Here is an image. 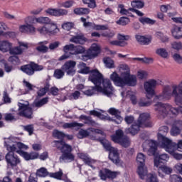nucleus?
<instances>
[{
    "label": "nucleus",
    "mask_w": 182,
    "mask_h": 182,
    "mask_svg": "<svg viewBox=\"0 0 182 182\" xmlns=\"http://www.w3.org/2000/svg\"><path fill=\"white\" fill-rule=\"evenodd\" d=\"M77 68L79 69L78 70V73H82L84 75H87V73L90 74V72H92V70H90V68L86 66V63H80L77 65Z\"/></svg>",
    "instance_id": "obj_30"
},
{
    "label": "nucleus",
    "mask_w": 182,
    "mask_h": 182,
    "mask_svg": "<svg viewBox=\"0 0 182 182\" xmlns=\"http://www.w3.org/2000/svg\"><path fill=\"white\" fill-rule=\"evenodd\" d=\"M109 45H112V46H126L127 45V43L125 41H109Z\"/></svg>",
    "instance_id": "obj_50"
},
{
    "label": "nucleus",
    "mask_w": 182,
    "mask_h": 182,
    "mask_svg": "<svg viewBox=\"0 0 182 182\" xmlns=\"http://www.w3.org/2000/svg\"><path fill=\"white\" fill-rule=\"evenodd\" d=\"M121 72V77L116 72L110 75V79L116 86L123 87V86H136L137 85V77L136 75H130V68L127 64H121L119 66Z\"/></svg>",
    "instance_id": "obj_3"
},
{
    "label": "nucleus",
    "mask_w": 182,
    "mask_h": 182,
    "mask_svg": "<svg viewBox=\"0 0 182 182\" xmlns=\"http://www.w3.org/2000/svg\"><path fill=\"white\" fill-rule=\"evenodd\" d=\"M21 70H22V72H23L28 76H32V75L35 74V72L33 70V65L32 63L21 66Z\"/></svg>",
    "instance_id": "obj_28"
},
{
    "label": "nucleus",
    "mask_w": 182,
    "mask_h": 182,
    "mask_svg": "<svg viewBox=\"0 0 182 182\" xmlns=\"http://www.w3.org/2000/svg\"><path fill=\"white\" fill-rule=\"evenodd\" d=\"M19 31L22 33H31V35H35L36 32V28L33 25L26 23V25H21L19 26Z\"/></svg>",
    "instance_id": "obj_22"
},
{
    "label": "nucleus",
    "mask_w": 182,
    "mask_h": 182,
    "mask_svg": "<svg viewBox=\"0 0 182 182\" xmlns=\"http://www.w3.org/2000/svg\"><path fill=\"white\" fill-rule=\"evenodd\" d=\"M48 99L49 98H48V97H45V98H43L42 100H41L40 101L36 102V104H35L36 107H42V106H43V105H46V103H48Z\"/></svg>",
    "instance_id": "obj_60"
},
{
    "label": "nucleus",
    "mask_w": 182,
    "mask_h": 182,
    "mask_svg": "<svg viewBox=\"0 0 182 182\" xmlns=\"http://www.w3.org/2000/svg\"><path fill=\"white\" fill-rule=\"evenodd\" d=\"M131 5L133 8H137L138 9H140L143 8V6H144V3H143L142 1H132L131 3Z\"/></svg>",
    "instance_id": "obj_59"
},
{
    "label": "nucleus",
    "mask_w": 182,
    "mask_h": 182,
    "mask_svg": "<svg viewBox=\"0 0 182 182\" xmlns=\"http://www.w3.org/2000/svg\"><path fill=\"white\" fill-rule=\"evenodd\" d=\"M35 21L38 23H43L46 25H48L52 21V20H50V18H49L48 17H42V16L36 18Z\"/></svg>",
    "instance_id": "obj_42"
},
{
    "label": "nucleus",
    "mask_w": 182,
    "mask_h": 182,
    "mask_svg": "<svg viewBox=\"0 0 182 182\" xmlns=\"http://www.w3.org/2000/svg\"><path fill=\"white\" fill-rule=\"evenodd\" d=\"M140 127H141V126L139 122L134 123L131 126V127L125 129V133H127V134L129 133V134H132V136H135V134H137V133H139V132L140 131Z\"/></svg>",
    "instance_id": "obj_24"
},
{
    "label": "nucleus",
    "mask_w": 182,
    "mask_h": 182,
    "mask_svg": "<svg viewBox=\"0 0 182 182\" xmlns=\"http://www.w3.org/2000/svg\"><path fill=\"white\" fill-rule=\"evenodd\" d=\"M156 36L158 39H160L163 43H166V42H168V37L167 36L164 35L162 32L158 31L156 33Z\"/></svg>",
    "instance_id": "obj_45"
},
{
    "label": "nucleus",
    "mask_w": 182,
    "mask_h": 182,
    "mask_svg": "<svg viewBox=\"0 0 182 182\" xmlns=\"http://www.w3.org/2000/svg\"><path fill=\"white\" fill-rule=\"evenodd\" d=\"M63 129H80V127H83V124L77 123L76 122H70V123H65L63 125Z\"/></svg>",
    "instance_id": "obj_33"
},
{
    "label": "nucleus",
    "mask_w": 182,
    "mask_h": 182,
    "mask_svg": "<svg viewBox=\"0 0 182 182\" xmlns=\"http://www.w3.org/2000/svg\"><path fill=\"white\" fill-rule=\"evenodd\" d=\"M169 159L170 156H168V154H162L159 155L154 159V167H160L161 163H167Z\"/></svg>",
    "instance_id": "obj_20"
},
{
    "label": "nucleus",
    "mask_w": 182,
    "mask_h": 182,
    "mask_svg": "<svg viewBox=\"0 0 182 182\" xmlns=\"http://www.w3.org/2000/svg\"><path fill=\"white\" fill-rule=\"evenodd\" d=\"M99 176L101 180H106L107 178V169L100 171Z\"/></svg>",
    "instance_id": "obj_64"
},
{
    "label": "nucleus",
    "mask_w": 182,
    "mask_h": 182,
    "mask_svg": "<svg viewBox=\"0 0 182 182\" xmlns=\"http://www.w3.org/2000/svg\"><path fill=\"white\" fill-rule=\"evenodd\" d=\"M173 97L174 103L178 108L173 107L169 104H164L161 102H156L154 105V110L157 112L158 116L160 119H164L167 114H173L177 116L178 113L182 114V81L178 85H165L163 88L162 93L159 95H156L154 98V102L170 100Z\"/></svg>",
    "instance_id": "obj_1"
},
{
    "label": "nucleus",
    "mask_w": 182,
    "mask_h": 182,
    "mask_svg": "<svg viewBox=\"0 0 182 182\" xmlns=\"http://www.w3.org/2000/svg\"><path fill=\"white\" fill-rule=\"evenodd\" d=\"M53 137H55L56 139H63L65 137V136H66L65 134V133H63V132L58 131V130H54L53 132Z\"/></svg>",
    "instance_id": "obj_55"
},
{
    "label": "nucleus",
    "mask_w": 182,
    "mask_h": 182,
    "mask_svg": "<svg viewBox=\"0 0 182 182\" xmlns=\"http://www.w3.org/2000/svg\"><path fill=\"white\" fill-rule=\"evenodd\" d=\"M132 141H130V138L127 136H124L122 140L118 142V144H120L122 147L127 149V147H130Z\"/></svg>",
    "instance_id": "obj_36"
},
{
    "label": "nucleus",
    "mask_w": 182,
    "mask_h": 182,
    "mask_svg": "<svg viewBox=\"0 0 182 182\" xmlns=\"http://www.w3.org/2000/svg\"><path fill=\"white\" fill-rule=\"evenodd\" d=\"M144 151H146L148 156H154L157 150V142L154 140L146 141L142 144Z\"/></svg>",
    "instance_id": "obj_11"
},
{
    "label": "nucleus",
    "mask_w": 182,
    "mask_h": 182,
    "mask_svg": "<svg viewBox=\"0 0 182 182\" xmlns=\"http://www.w3.org/2000/svg\"><path fill=\"white\" fill-rule=\"evenodd\" d=\"M99 53H100V46L96 43H93L90 48L82 55V58L83 60H85V58H87V59H93V58H96Z\"/></svg>",
    "instance_id": "obj_13"
},
{
    "label": "nucleus",
    "mask_w": 182,
    "mask_h": 182,
    "mask_svg": "<svg viewBox=\"0 0 182 182\" xmlns=\"http://www.w3.org/2000/svg\"><path fill=\"white\" fill-rule=\"evenodd\" d=\"M88 79L94 83L95 86H102L105 90H109L114 92V89L112 85L110 80L103 78V75L97 69L92 70L90 72Z\"/></svg>",
    "instance_id": "obj_4"
},
{
    "label": "nucleus",
    "mask_w": 182,
    "mask_h": 182,
    "mask_svg": "<svg viewBox=\"0 0 182 182\" xmlns=\"http://www.w3.org/2000/svg\"><path fill=\"white\" fill-rule=\"evenodd\" d=\"M55 147L63 153L60 160H70L73 161L75 156L72 154V146L63 141H54Z\"/></svg>",
    "instance_id": "obj_5"
},
{
    "label": "nucleus",
    "mask_w": 182,
    "mask_h": 182,
    "mask_svg": "<svg viewBox=\"0 0 182 182\" xmlns=\"http://www.w3.org/2000/svg\"><path fill=\"white\" fill-rule=\"evenodd\" d=\"M47 31H48V35H57L59 33V28H58V24L54 21L51 22L47 26Z\"/></svg>",
    "instance_id": "obj_25"
},
{
    "label": "nucleus",
    "mask_w": 182,
    "mask_h": 182,
    "mask_svg": "<svg viewBox=\"0 0 182 182\" xmlns=\"http://www.w3.org/2000/svg\"><path fill=\"white\" fill-rule=\"evenodd\" d=\"M81 93L75 90L73 92L71 93V95L69 96L70 100H77L78 99H80Z\"/></svg>",
    "instance_id": "obj_51"
},
{
    "label": "nucleus",
    "mask_w": 182,
    "mask_h": 182,
    "mask_svg": "<svg viewBox=\"0 0 182 182\" xmlns=\"http://www.w3.org/2000/svg\"><path fill=\"white\" fill-rule=\"evenodd\" d=\"M90 134V131L89 129L87 130L80 129L77 134L78 139H85V137H87Z\"/></svg>",
    "instance_id": "obj_46"
},
{
    "label": "nucleus",
    "mask_w": 182,
    "mask_h": 182,
    "mask_svg": "<svg viewBox=\"0 0 182 182\" xmlns=\"http://www.w3.org/2000/svg\"><path fill=\"white\" fill-rule=\"evenodd\" d=\"M127 96L130 98L133 105H136L137 103V98H136V93L132 91H127Z\"/></svg>",
    "instance_id": "obj_49"
},
{
    "label": "nucleus",
    "mask_w": 182,
    "mask_h": 182,
    "mask_svg": "<svg viewBox=\"0 0 182 182\" xmlns=\"http://www.w3.org/2000/svg\"><path fill=\"white\" fill-rule=\"evenodd\" d=\"M161 80L151 79L144 82V89L146 92V99H151L156 95L155 87L161 85Z\"/></svg>",
    "instance_id": "obj_6"
},
{
    "label": "nucleus",
    "mask_w": 182,
    "mask_h": 182,
    "mask_svg": "<svg viewBox=\"0 0 182 182\" xmlns=\"http://www.w3.org/2000/svg\"><path fill=\"white\" fill-rule=\"evenodd\" d=\"M172 36L174 39H181L182 38V28L179 26H175L171 30Z\"/></svg>",
    "instance_id": "obj_32"
},
{
    "label": "nucleus",
    "mask_w": 182,
    "mask_h": 182,
    "mask_svg": "<svg viewBox=\"0 0 182 182\" xmlns=\"http://www.w3.org/2000/svg\"><path fill=\"white\" fill-rule=\"evenodd\" d=\"M90 12L88 8H77L74 9V14L75 15H87Z\"/></svg>",
    "instance_id": "obj_41"
},
{
    "label": "nucleus",
    "mask_w": 182,
    "mask_h": 182,
    "mask_svg": "<svg viewBox=\"0 0 182 182\" xmlns=\"http://www.w3.org/2000/svg\"><path fill=\"white\" fill-rule=\"evenodd\" d=\"M151 100H149L146 98H141L138 102V105L140 107H149V106H151Z\"/></svg>",
    "instance_id": "obj_40"
},
{
    "label": "nucleus",
    "mask_w": 182,
    "mask_h": 182,
    "mask_svg": "<svg viewBox=\"0 0 182 182\" xmlns=\"http://www.w3.org/2000/svg\"><path fill=\"white\" fill-rule=\"evenodd\" d=\"M17 153L18 154H20V156L23 157V159H25V160H26L27 161L29 160H35L39 157V154H38L37 152L28 153L21 149H18V151H17Z\"/></svg>",
    "instance_id": "obj_18"
},
{
    "label": "nucleus",
    "mask_w": 182,
    "mask_h": 182,
    "mask_svg": "<svg viewBox=\"0 0 182 182\" xmlns=\"http://www.w3.org/2000/svg\"><path fill=\"white\" fill-rule=\"evenodd\" d=\"M103 62L108 69H113L115 68L114 61L110 58H105Z\"/></svg>",
    "instance_id": "obj_39"
},
{
    "label": "nucleus",
    "mask_w": 182,
    "mask_h": 182,
    "mask_svg": "<svg viewBox=\"0 0 182 182\" xmlns=\"http://www.w3.org/2000/svg\"><path fill=\"white\" fill-rule=\"evenodd\" d=\"M54 77H55V79H62V77H63V76H65V71L61 69H56L54 71V75H53Z\"/></svg>",
    "instance_id": "obj_47"
},
{
    "label": "nucleus",
    "mask_w": 182,
    "mask_h": 182,
    "mask_svg": "<svg viewBox=\"0 0 182 182\" xmlns=\"http://www.w3.org/2000/svg\"><path fill=\"white\" fill-rule=\"evenodd\" d=\"M4 146L6 148L7 151H9L5 156V159L8 166H11V167H16L18 164H21V159H19L18 156L15 154V152L18 153V149H19V150H28V146L16 141V139L14 137L6 139L4 141Z\"/></svg>",
    "instance_id": "obj_2"
},
{
    "label": "nucleus",
    "mask_w": 182,
    "mask_h": 182,
    "mask_svg": "<svg viewBox=\"0 0 182 182\" xmlns=\"http://www.w3.org/2000/svg\"><path fill=\"white\" fill-rule=\"evenodd\" d=\"M62 176H63V172L62 170H60L58 172L49 173V177L56 178V180H62Z\"/></svg>",
    "instance_id": "obj_48"
},
{
    "label": "nucleus",
    "mask_w": 182,
    "mask_h": 182,
    "mask_svg": "<svg viewBox=\"0 0 182 182\" xmlns=\"http://www.w3.org/2000/svg\"><path fill=\"white\" fill-rule=\"evenodd\" d=\"M171 46L173 49H175V50H180L182 49V43L175 41L171 43Z\"/></svg>",
    "instance_id": "obj_63"
},
{
    "label": "nucleus",
    "mask_w": 182,
    "mask_h": 182,
    "mask_svg": "<svg viewBox=\"0 0 182 182\" xmlns=\"http://www.w3.org/2000/svg\"><path fill=\"white\" fill-rule=\"evenodd\" d=\"M168 133V127L164 126L159 128V132L158 133V140L161 141V147L163 149L164 146H168L170 143H173V141L166 136L164 135Z\"/></svg>",
    "instance_id": "obj_10"
},
{
    "label": "nucleus",
    "mask_w": 182,
    "mask_h": 182,
    "mask_svg": "<svg viewBox=\"0 0 182 182\" xmlns=\"http://www.w3.org/2000/svg\"><path fill=\"white\" fill-rule=\"evenodd\" d=\"M86 52V48L82 46H74V55H82Z\"/></svg>",
    "instance_id": "obj_44"
},
{
    "label": "nucleus",
    "mask_w": 182,
    "mask_h": 182,
    "mask_svg": "<svg viewBox=\"0 0 182 182\" xmlns=\"http://www.w3.org/2000/svg\"><path fill=\"white\" fill-rule=\"evenodd\" d=\"M50 173L48 172V169L46 168H41L40 169L37 170L36 175L38 177H48Z\"/></svg>",
    "instance_id": "obj_43"
},
{
    "label": "nucleus",
    "mask_w": 182,
    "mask_h": 182,
    "mask_svg": "<svg viewBox=\"0 0 182 182\" xmlns=\"http://www.w3.org/2000/svg\"><path fill=\"white\" fill-rule=\"evenodd\" d=\"M12 48V43H9V41H4L0 42V51L3 52L4 53L6 52L11 51Z\"/></svg>",
    "instance_id": "obj_29"
},
{
    "label": "nucleus",
    "mask_w": 182,
    "mask_h": 182,
    "mask_svg": "<svg viewBox=\"0 0 182 182\" xmlns=\"http://www.w3.org/2000/svg\"><path fill=\"white\" fill-rule=\"evenodd\" d=\"M136 173L139 175V178L146 180V182H159L156 175L149 173L146 165L138 166Z\"/></svg>",
    "instance_id": "obj_7"
},
{
    "label": "nucleus",
    "mask_w": 182,
    "mask_h": 182,
    "mask_svg": "<svg viewBox=\"0 0 182 182\" xmlns=\"http://www.w3.org/2000/svg\"><path fill=\"white\" fill-rule=\"evenodd\" d=\"M109 159L114 164H119L120 163V157L117 148H114L109 151Z\"/></svg>",
    "instance_id": "obj_21"
},
{
    "label": "nucleus",
    "mask_w": 182,
    "mask_h": 182,
    "mask_svg": "<svg viewBox=\"0 0 182 182\" xmlns=\"http://www.w3.org/2000/svg\"><path fill=\"white\" fill-rule=\"evenodd\" d=\"M139 22H141V23H143V25H145V23H149L150 25H153L156 21H154V20L150 19L149 18L142 17L139 18Z\"/></svg>",
    "instance_id": "obj_56"
},
{
    "label": "nucleus",
    "mask_w": 182,
    "mask_h": 182,
    "mask_svg": "<svg viewBox=\"0 0 182 182\" xmlns=\"http://www.w3.org/2000/svg\"><path fill=\"white\" fill-rule=\"evenodd\" d=\"M18 114L23 116L27 119H32L33 111L32 108L29 107V102L26 101L24 102H18Z\"/></svg>",
    "instance_id": "obj_9"
},
{
    "label": "nucleus",
    "mask_w": 182,
    "mask_h": 182,
    "mask_svg": "<svg viewBox=\"0 0 182 182\" xmlns=\"http://www.w3.org/2000/svg\"><path fill=\"white\" fill-rule=\"evenodd\" d=\"M83 4L88 5V8H96V1L95 0H82Z\"/></svg>",
    "instance_id": "obj_58"
},
{
    "label": "nucleus",
    "mask_w": 182,
    "mask_h": 182,
    "mask_svg": "<svg viewBox=\"0 0 182 182\" xmlns=\"http://www.w3.org/2000/svg\"><path fill=\"white\" fill-rule=\"evenodd\" d=\"M49 90V84H46V85L43 88H41L38 91V96L42 97V96H45L46 95V92Z\"/></svg>",
    "instance_id": "obj_53"
},
{
    "label": "nucleus",
    "mask_w": 182,
    "mask_h": 182,
    "mask_svg": "<svg viewBox=\"0 0 182 182\" xmlns=\"http://www.w3.org/2000/svg\"><path fill=\"white\" fill-rule=\"evenodd\" d=\"M182 130V121L178 120L175 121L171 129V135L176 136H178L181 133Z\"/></svg>",
    "instance_id": "obj_19"
},
{
    "label": "nucleus",
    "mask_w": 182,
    "mask_h": 182,
    "mask_svg": "<svg viewBox=\"0 0 182 182\" xmlns=\"http://www.w3.org/2000/svg\"><path fill=\"white\" fill-rule=\"evenodd\" d=\"M135 38L136 39L137 42L141 45H149V43H150V38L144 36L136 35Z\"/></svg>",
    "instance_id": "obj_35"
},
{
    "label": "nucleus",
    "mask_w": 182,
    "mask_h": 182,
    "mask_svg": "<svg viewBox=\"0 0 182 182\" xmlns=\"http://www.w3.org/2000/svg\"><path fill=\"white\" fill-rule=\"evenodd\" d=\"M78 157H80L81 160L83 161L84 163H85L87 166H90V167H92V168H95L93 166H92V164H93V163H95V161L90 159L88 154L80 153L78 154Z\"/></svg>",
    "instance_id": "obj_26"
},
{
    "label": "nucleus",
    "mask_w": 182,
    "mask_h": 182,
    "mask_svg": "<svg viewBox=\"0 0 182 182\" xmlns=\"http://www.w3.org/2000/svg\"><path fill=\"white\" fill-rule=\"evenodd\" d=\"M62 28L65 31H70L73 28V23L65 22L62 25Z\"/></svg>",
    "instance_id": "obj_62"
},
{
    "label": "nucleus",
    "mask_w": 182,
    "mask_h": 182,
    "mask_svg": "<svg viewBox=\"0 0 182 182\" xmlns=\"http://www.w3.org/2000/svg\"><path fill=\"white\" fill-rule=\"evenodd\" d=\"M63 50L65 53H69L70 55H74L75 53V45L68 44L63 47Z\"/></svg>",
    "instance_id": "obj_38"
},
{
    "label": "nucleus",
    "mask_w": 182,
    "mask_h": 182,
    "mask_svg": "<svg viewBox=\"0 0 182 182\" xmlns=\"http://www.w3.org/2000/svg\"><path fill=\"white\" fill-rule=\"evenodd\" d=\"M70 42H73V43L76 44L79 43L80 45H83V43L86 42V38H85L83 35L75 36L70 39Z\"/></svg>",
    "instance_id": "obj_31"
},
{
    "label": "nucleus",
    "mask_w": 182,
    "mask_h": 182,
    "mask_svg": "<svg viewBox=\"0 0 182 182\" xmlns=\"http://www.w3.org/2000/svg\"><path fill=\"white\" fill-rule=\"evenodd\" d=\"M96 92H100L108 97H112L114 93L113 91L105 90L102 86L95 85L94 87H90L87 90L83 91V94L85 95V96H93V95H96Z\"/></svg>",
    "instance_id": "obj_8"
},
{
    "label": "nucleus",
    "mask_w": 182,
    "mask_h": 182,
    "mask_svg": "<svg viewBox=\"0 0 182 182\" xmlns=\"http://www.w3.org/2000/svg\"><path fill=\"white\" fill-rule=\"evenodd\" d=\"M156 168H158L159 177L162 178L164 177V174L161 173H164L165 174H171V173H173V168L164 165H159V166H156Z\"/></svg>",
    "instance_id": "obj_23"
},
{
    "label": "nucleus",
    "mask_w": 182,
    "mask_h": 182,
    "mask_svg": "<svg viewBox=\"0 0 182 182\" xmlns=\"http://www.w3.org/2000/svg\"><path fill=\"white\" fill-rule=\"evenodd\" d=\"M136 164L137 166H146V155L143 153H139L136 156Z\"/></svg>",
    "instance_id": "obj_34"
},
{
    "label": "nucleus",
    "mask_w": 182,
    "mask_h": 182,
    "mask_svg": "<svg viewBox=\"0 0 182 182\" xmlns=\"http://www.w3.org/2000/svg\"><path fill=\"white\" fill-rule=\"evenodd\" d=\"M103 147L107 150V151H110L112 149H114V147L112 146V144L109 143L107 140H102L101 141Z\"/></svg>",
    "instance_id": "obj_54"
},
{
    "label": "nucleus",
    "mask_w": 182,
    "mask_h": 182,
    "mask_svg": "<svg viewBox=\"0 0 182 182\" xmlns=\"http://www.w3.org/2000/svg\"><path fill=\"white\" fill-rule=\"evenodd\" d=\"M108 112L109 114H112L114 117V118L107 117L105 118L107 120H109V122H114V123H116L117 124H120V123L123 122V117L120 116V111H119V109H116L115 108H110Z\"/></svg>",
    "instance_id": "obj_15"
},
{
    "label": "nucleus",
    "mask_w": 182,
    "mask_h": 182,
    "mask_svg": "<svg viewBox=\"0 0 182 182\" xmlns=\"http://www.w3.org/2000/svg\"><path fill=\"white\" fill-rule=\"evenodd\" d=\"M150 114L149 113L140 114L137 123H139L141 127H151L152 124L149 120Z\"/></svg>",
    "instance_id": "obj_16"
},
{
    "label": "nucleus",
    "mask_w": 182,
    "mask_h": 182,
    "mask_svg": "<svg viewBox=\"0 0 182 182\" xmlns=\"http://www.w3.org/2000/svg\"><path fill=\"white\" fill-rule=\"evenodd\" d=\"M169 181L171 182H182V178L181 176L178 175H171L169 177Z\"/></svg>",
    "instance_id": "obj_57"
},
{
    "label": "nucleus",
    "mask_w": 182,
    "mask_h": 182,
    "mask_svg": "<svg viewBox=\"0 0 182 182\" xmlns=\"http://www.w3.org/2000/svg\"><path fill=\"white\" fill-rule=\"evenodd\" d=\"M18 44L19 46H16L10 49L11 55H21L23 50H26V49H28V43L19 42Z\"/></svg>",
    "instance_id": "obj_17"
},
{
    "label": "nucleus",
    "mask_w": 182,
    "mask_h": 182,
    "mask_svg": "<svg viewBox=\"0 0 182 182\" xmlns=\"http://www.w3.org/2000/svg\"><path fill=\"white\" fill-rule=\"evenodd\" d=\"M130 22V20L127 17H121L117 22V25H122L124 26L127 25Z\"/></svg>",
    "instance_id": "obj_52"
},
{
    "label": "nucleus",
    "mask_w": 182,
    "mask_h": 182,
    "mask_svg": "<svg viewBox=\"0 0 182 182\" xmlns=\"http://www.w3.org/2000/svg\"><path fill=\"white\" fill-rule=\"evenodd\" d=\"M76 61L68 60L62 65L61 69L65 72L68 76H74L76 73Z\"/></svg>",
    "instance_id": "obj_12"
},
{
    "label": "nucleus",
    "mask_w": 182,
    "mask_h": 182,
    "mask_svg": "<svg viewBox=\"0 0 182 182\" xmlns=\"http://www.w3.org/2000/svg\"><path fill=\"white\" fill-rule=\"evenodd\" d=\"M156 53L159 56H161V58H164V59H167L168 58V52H167L166 48H158L156 50Z\"/></svg>",
    "instance_id": "obj_37"
},
{
    "label": "nucleus",
    "mask_w": 182,
    "mask_h": 182,
    "mask_svg": "<svg viewBox=\"0 0 182 182\" xmlns=\"http://www.w3.org/2000/svg\"><path fill=\"white\" fill-rule=\"evenodd\" d=\"M124 133L122 129H118L115 132V134L111 136V139L114 143H119V141L124 137Z\"/></svg>",
    "instance_id": "obj_27"
},
{
    "label": "nucleus",
    "mask_w": 182,
    "mask_h": 182,
    "mask_svg": "<svg viewBox=\"0 0 182 182\" xmlns=\"http://www.w3.org/2000/svg\"><path fill=\"white\" fill-rule=\"evenodd\" d=\"M172 58L176 63H178L179 65H181V63H182V56L180 54L175 53L172 55Z\"/></svg>",
    "instance_id": "obj_61"
},
{
    "label": "nucleus",
    "mask_w": 182,
    "mask_h": 182,
    "mask_svg": "<svg viewBox=\"0 0 182 182\" xmlns=\"http://www.w3.org/2000/svg\"><path fill=\"white\" fill-rule=\"evenodd\" d=\"M162 149H164V150L171 154V156H173V158L176 159V160H181L182 159V154L176 153V145L174 144V142H171L168 144L167 145L164 146Z\"/></svg>",
    "instance_id": "obj_14"
}]
</instances>
